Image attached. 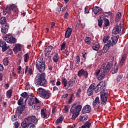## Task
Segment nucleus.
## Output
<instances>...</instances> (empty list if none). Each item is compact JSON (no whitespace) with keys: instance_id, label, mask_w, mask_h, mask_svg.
Wrapping results in <instances>:
<instances>
[{"instance_id":"obj_25","label":"nucleus","mask_w":128,"mask_h":128,"mask_svg":"<svg viewBox=\"0 0 128 128\" xmlns=\"http://www.w3.org/2000/svg\"><path fill=\"white\" fill-rule=\"evenodd\" d=\"M41 118H46L48 116V114H46V110L45 109H42L40 111Z\"/></svg>"},{"instance_id":"obj_48","label":"nucleus","mask_w":128,"mask_h":128,"mask_svg":"<svg viewBox=\"0 0 128 128\" xmlns=\"http://www.w3.org/2000/svg\"><path fill=\"white\" fill-rule=\"evenodd\" d=\"M98 26L100 28H102V20L100 18L98 20Z\"/></svg>"},{"instance_id":"obj_22","label":"nucleus","mask_w":128,"mask_h":128,"mask_svg":"<svg viewBox=\"0 0 128 128\" xmlns=\"http://www.w3.org/2000/svg\"><path fill=\"white\" fill-rule=\"evenodd\" d=\"M72 28L68 27L65 33V35L64 36L66 38H70V36L72 35Z\"/></svg>"},{"instance_id":"obj_28","label":"nucleus","mask_w":128,"mask_h":128,"mask_svg":"<svg viewBox=\"0 0 128 128\" xmlns=\"http://www.w3.org/2000/svg\"><path fill=\"white\" fill-rule=\"evenodd\" d=\"M100 44L98 42L93 44L92 46V49L94 50H98L100 48Z\"/></svg>"},{"instance_id":"obj_26","label":"nucleus","mask_w":128,"mask_h":128,"mask_svg":"<svg viewBox=\"0 0 128 128\" xmlns=\"http://www.w3.org/2000/svg\"><path fill=\"white\" fill-rule=\"evenodd\" d=\"M24 106H18L16 110L17 114H21L24 110Z\"/></svg>"},{"instance_id":"obj_37","label":"nucleus","mask_w":128,"mask_h":128,"mask_svg":"<svg viewBox=\"0 0 128 128\" xmlns=\"http://www.w3.org/2000/svg\"><path fill=\"white\" fill-rule=\"evenodd\" d=\"M62 120H64V118L62 116H60L56 122V124H62Z\"/></svg>"},{"instance_id":"obj_62","label":"nucleus","mask_w":128,"mask_h":128,"mask_svg":"<svg viewBox=\"0 0 128 128\" xmlns=\"http://www.w3.org/2000/svg\"><path fill=\"white\" fill-rule=\"evenodd\" d=\"M70 55V51L68 50L66 52V56L65 57L67 58V56H68Z\"/></svg>"},{"instance_id":"obj_43","label":"nucleus","mask_w":128,"mask_h":128,"mask_svg":"<svg viewBox=\"0 0 128 128\" xmlns=\"http://www.w3.org/2000/svg\"><path fill=\"white\" fill-rule=\"evenodd\" d=\"M6 19L4 17H2L0 19V24H6Z\"/></svg>"},{"instance_id":"obj_11","label":"nucleus","mask_w":128,"mask_h":128,"mask_svg":"<svg viewBox=\"0 0 128 128\" xmlns=\"http://www.w3.org/2000/svg\"><path fill=\"white\" fill-rule=\"evenodd\" d=\"M6 40L7 42H10V44H16V39L12 35L10 34L6 36Z\"/></svg>"},{"instance_id":"obj_30","label":"nucleus","mask_w":128,"mask_h":128,"mask_svg":"<svg viewBox=\"0 0 128 128\" xmlns=\"http://www.w3.org/2000/svg\"><path fill=\"white\" fill-rule=\"evenodd\" d=\"M121 18H122V13H120V12H118V13L116 14V16L115 18L116 22H120V20Z\"/></svg>"},{"instance_id":"obj_10","label":"nucleus","mask_w":128,"mask_h":128,"mask_svg":"<svg viewBox=\"0 0 128 128\" xmlns=\"http://www.w3.org/2000/svg\"><path fill=\"white\" fill-rule=\"evenodd\" d=\"M25 121L28 122H33L34 126V124H38V118H36V116H28L25 118Z\"/></svg>"},{"instance_id":"obj_64","label":"nucleus","mask_w":128,"mask_h":128,"mask_svg":"<svg viewBox=\"0 0 128 128\" xmlns=\"http://www.w3.org/2000/svg\"><path fill=\"white\" fill-rule=\"evenodd\" d=\"M54 26H56V23H54V22H52L51 24V28H53Z\"/></svg>"},{"instance_id":"obj_45","label":"nucleus","mask_w":128,"mask_h":128,"mask_svg":"<svg viewBox=\"0 0 128 128\" xmlns=\"http://www.w3.org/2000/svg\"><path fill=\"white\" fill-rule=\"evenodd\" d=\"M88 118V115L83 116L82 114V116H80V120H86Z\"/></svg>"},{"instance_id":"obj_18","label":"nucleus","mask_w":128,"mask_h":128,"mask_svg":"<svg viewBox=\"0 0 128 128\" xmlns=\"http://www.w3.org/2000/svg\"><path fill=\"white\" fill-rule=\"evenodd\" d=\"M0 47L2 48V52H4L8 48V46H6V41H4L2 40H0Z\"/></svg>"},{"instance_id":"obj_23","label":"nucleus","mask_w":128,"mask_h":128,"mask_svg":"<svg viewBox=\"0 0 128 128\" xmlns=\"http://www.w3.org/2000/svg\"><path fill=\"white\" fill-rule=\"evenodd\" d=\"M20 96V98L24 100V102H26V100H28V92H24L22 93Z\"/></svg>"},{"instance_id":"obj_13","label":"nucleus","mask_w":128,"mask_h":128,"mask_svg":"<svg viewBox=\"0 0 128 128\" xmlns=\"http://www.w3.org/2000/svg\"><path fill=\"white\" fill-rule=\"evenodd\" d=\"M106 86V83L104 82H99L98 85L95 86V92H100L102 88Z\"/></svg>"},{"instance_id":"obj_24","label":"nucleus","mask_w":128,"mask_h":128,"mask_svg":"<svg viewBox=\"0 0 128 128\" xmlns=\"http://www.w3.org/2000/svg\"><path fill=\"white\" fill-rule=\"evenodd\" d=\"M126 54H123L119 64L120 66H122L124 64V62H126Z\"/></svg>"},{"instance_id":"obj_46","label":"nucleus","mask_w":128,"mask_h":128,"mask_svg":"<svg viewBox=\"0 0 128 128\" xmlns=\"http://www.w3.org/2000/svg\"><path fill=\"white\" fill-rule=\"evenodd\" d=\"M66 41H64L62 44L61 45V48L60 50H66Z\"/></svg>"},{"instance_id":"obj_40","label":"nucleus","mask_w":128,"mask_h":128,"mask_svg":"<svg viewBox=\"0 0 128 128\" xmlns=\"http://www.w3.org/2000/svg\"><path fill=\"white\" fill-rule=\"evenodd\" d=\"M118 72V66H114V68L112 70V74H116Z\"/></svg>"},{"instance_id":"obj_51","label":"nucleus","mask_w":128,"mask_h":128,"mask_svg":"<svg viewBox=\"0 0 128 128\" xmlns=\"http://www.w3.org/2000/svg\"><path fill=\"white\" fill-rule=\"evenodd\" d=\"M80 94H82V89L78 88L76 92V96H80Z\"/></svg>"},{"instance_id":"obj_16","label":"nucleus","mask_w":128,"mask_h":128,"mask_svg":"<svg viewBox=\"0 0 128 128\" xmlns=\"http://www.w3.org/2000/svg\"><path fill=\"white\" fill-rule=\"evenodd\" d=\"M92 110V108L89 105H86L83 108V109L82 111V114H88L90 112V110Z\"/></svg>"},{"instance_id":"obj_47","label":"nucleus","mask_w":128,"mask_h":128,"mask_svg":"<svg viewBox=\"0 0 128 128\" xmlns=\"http://www.w3.org/2000/svg\"><path fill=\"white\" fill-rule=\"evenodd\" d=\"M34 104V98L32 97L31 98H30L29 102H28V105L30 106H32V104Z\"/></svg>"},{"instance_id":"obj_49","label":"nucleus","mask_w":128,"mask_h":128,"mask_svg":"<svg viewBox=\"0 0 128 128\" xmlns=\"http://www.w3.org/2000/svg\"><path fill=\"white\" fill-rule=\"evenodd\" d=\"M110 39V36H105L103 38V42L106 44L108 40Z\"/></svg>"},{"instance_id":"obj_32","label":"nucleus","mask_w":128,"mask_h":128,"mask_svg":"<svg viewBox=\"0 0 128 128\" xmlns=\"http://www.w3.org/2000/svg\"><path fill=\"white\" fill-rule=\"evenodd\" d=\"M52 48H54V47L52 46H48L47 48H45L44 52L46 54H50L52 50Z\"/></svg>"},{"instance_id":"obj_9","label":"nucleus","mask_w":128,"mask_h":128,"mask_svg":"<svg viewBox=\"0 0 128 128\" xmlns=\"http://www.w3.org/2000/svg\"><path fill=\"white\" fill-rule=\"evenodd\" d=\"M112 67V62H108L103 64L101 68V70L108 72V70Z\"/></svg>"},{"instance_id":"obj_2","label":"nucleus","mask_w":128,"mask_h":128,"mask_svg":"<svg viewBox=\"0 0 128 128\" xmlns=\"http://www.w3.org/2000/svg\"><path fill=\"white\" fill-rule=\"evenodd\" d=\"M82 106L80 104H74L70 110V114H72V120H76L77 116L80 114V112L82 110Z\"/></svg>"},{"instance_id":"obj_7","label":"nucleus","mask_w":128,"mask_h":128,"mask_svg":"<svg viewBox=\"0 0 128 128\" xmlns=\"http://www.w3.org/2000/svg\"><path fill=\"white\" fill-rule=\"evenodd\" d=\"M106 75V72L102 70H97L96 72L95 76H96L98 80H102L104 78V76Z\"/></svg>"},{"instance_id":"obj_38","label":"nucleus","mask_w":128,"mask_h":128,"mask_svg":"<svg viewBox=\"0 0 128 128\" xmlns=\"http://www.w3.org/2000/svg\"><path fill=\"white\" fill-rule=\"evenodd\" d=\"M100 10V8L96 6L95 8H94L92 12L94 13L95 14H98V12Z\"/></svg>"},{"instance_id":"obj_58","label":"nucleus","mask_w":128,"mask_h":128,"mask_svg":"<svg viewBox=\"0 0 128 128\" xmlns=\"http://www.w3.org/2000/svg\"><path fill=\"white\" fill-rule=\"evenodd\" d=\"M69 110H70V107H68V106H64V110H65V112H68Z\"/></svg>"},{"instance_id":"obj_39","label":"nucleus","mask_w":128,"mask_h":128,"mask_svg":"<svg viewBox=\"0 0 128 128\" xmlns=\"http://www.w3.org/2000/svg\"><path fill=\"white\" fill-rule=\"evenodd\" d=\"M18 106H22V104H26V102H24V99H22V98H20V99L18 100Z\"/></svg>"},{"instance_id":"obj_21","label":"nucleus","mask_w":128,"mask_h":128,"mask_svg":"<svg viewBox=\"0 0 128 128\" xmlns=\"http://www.w3.org/2000/svg\"><path fill=\"white\" fill-rule=\"evenodd\" d=\"M10 10H12L15 14H18V6L14 4H11L10 6Z\"/></svg>"},{"instance_id":"obj_52","label":"nucleus","mask_w":128,"mask_h":128,"mask_svg":"<svg viewBox=\"0 0 128 128\" xmlns=\"http://www.w3.org/2000/svg\"><path fill=\"white\" fill-rule=\"evenodd\" d=\"M122 78V74H119L117 77L116 80L118 82H120V80Z\"/></svg>"},{"instance_id":"obj_44","label":"nucleus","mask_w":128,"mask_h":128,"mask_svg":"<svg viewBox=\"0 0 128 128\" xmlns=\"http://www.w3.org/2000/svg\"><path fill=\"white\" fill-rule=\"evenodd\" d=\"M8 58H6L4 59V64L5 66H8Z\"/></svg>"},{"instance_id":"obj_1","label":"nucleus","mask_w":128,"mask_h":128,"mask_svg":"<svg viewBox=\"0 0 128 128\" xmlns=\"http://www.w3.org/2000/svg\"><path fill=\"white\" fill-rule=\"evenodd\" d=\"M35 84L40 86H44L47 84L46 80V73L42 72L38 74L34 80Z\"/></svg>"},{"instance_id":"obj_8","label":"nucleus","mask_w":128,"mask_h":128,"mask_svg":"<svg viewBox=\"0 0 128 128\" xmlns=\"http://www.w3.org/2000/svg\"><path fill=\"white\" fill-rule=\"evenodd\" d=\"M118 38H120L119 36H114L111 38V40H109L107 42V46L108 48L110 46H114L115 44L118 42Z\"/></svg>"},{"instance_id":"obj_60","label":"nucleus","mask_w":128,"mask_h":128,"mask_svg":"<svg viewBox=\"0 0 128 128\" xmlns=\"http://www.w3.org/2000/svg\"><path fill=\"white\" fill-rule=\"evenodd\" d=\"M4 70V66L2 64H0V72H2Z\"/></svg>"},{"instance_id":"obj_29","label":"nucleus","mask_w":128,"mask_h":128,"mask_svg":"<svg viewBox=\"0 0 128 128\" xmlns=\"http://www.w3.org/2000/svg\"><path fill=\"white\" fill-rule=\"evenodd\" d=\"M60 90H62V86H54L53 87V92H56V93H58L60 92Z\"/></svg>"},{"instance_id":"obj_42","label":"nucleus","mask_w":128,"mask_h":128,"mask_svg":"<svg viewBox=\"0 0 128 128\" xmlns=\"http://www.w3.org/2000/svg\"><path fill=\"white\" fill-rule=\"evenodd\" d=\"M104 26L105 27L110 26V20H108V19L105 18L104 20Z\"/></svg>"},{"instance_id":"obj_50","label":"nucleus","mask_w":128,"mask_h":128,"mask_svg":"<svg viewBox=\"0 0 128 128\" xmlns=\"http://www.w3.org/2000/svg\"><path fill=\"white\" fill-rule=\"evenodd\" d=\"M90 40H92V38H90V37L86 38L85 42L87 44H90Z\"/></svg>"},{"instance_id":"obj_5","label":"nucleus","mask_w":128,"mask_h":128,"mask_svg":"<svg viewBox=\"0 0 128 128\" xmlns=\"http://www.w3.org/2000/svg\"><path fill=\"white\" fill-rule=\"evenodd\" d=\"M37 94L38 96L41 98H46V100H48V98H49L50 96V92L46 90L44 88H40L38 89Z\"/></svg>"},{"instance_id":"obj_56","label":"nucleus","mask_w":128,"mask_h":128,"mask_svg":"<svg viewBox=\"0 0 128 128\" xmlns=\"http://www.w3.org/2000/svg\"><path fill=\"white\" fill-rule=\"evenodd\" d=\"M28 73L30 76H32V68H30L28 70Z\"/></svg>"},{"instance_id":"obj_53","label":"nucleus","mask_w":128,"mask_h":128,"mask_svg":"<svg viewBox=\"0 0 128 128\" xmlns=\"http://www.w3.org/2000/svg\"><path fill=\"white\" fill-rule=\"evenodd\" d=\"M33 97V100H34V104H40V100H38V98L34 96Z\"/></svg>"},{"instance_id":"obj_31","label":"nucleus","mask_w":128,"mask_h":128,"mask_svg":"<svg viewBox=\"0 0 128 128\" xmlns=\"http://www.w3.org/2000/svg\"><path fill=\"white\" fill-rule=\"evenodd\" d=\"M100 98L98 97H96L94 100L92 102V106H96L100 104Z\"/></svg>"},{"instance_id":"obj_19","label":"nucleus","mask_w":128,"mask_h":128,"mask_svg":"<svg viewBox=\"0 0 128 128\" xmlns=\"http://www.w3.org/2000/svg\"><path fill=\"white\" fill-rule=\"evenodd\" d=\"M120 32V26L118 25H116L114 28L112 30V34H118Z\"/></svg>"},{"instance_id":"obj_6","label":"nucleus","mask_w":128,"mask_h":128,"mask_svg":"<svg viewBox=\"0 0 128 128\" xmlns=\"http://www.w3.org/2000/svg\"><path fill=\"white\" fill-rule=\"evenodd\" d=\"M108 93L106 92L104 90H103L100 92V98L102 104L106 106L108 100Z\"/></svg>"},{"instance_id":"obj_61","label":"nucleus","mask_w":128,"mask_h":128,"mask_svg":"<svg viewBox=\"0 0 128 128\" xmlns=\"http://www.w3.org/2000/svg\"><path fill=\"white\" fill-rule=\"evenodd\" d=\"M68 94H65L64 95L62 96V98H68Z\"/></svg>"},{"instance_id":"obj_54","label":"nucleus","mask_w":128,"mask_h":128,"mask_svg":"<svg viewBox=\"0 0 128 128\" xmlns=\"http://www.w3.org/2000/svg\"><path fill=\"white\" fill-rule=\"evenodd\" d=\"M50 84H52V86L56 85V79L51 80H50Z\"/></svg>"},{"instance_id":"obj_15","label":"nucleus","mask_w":128,"mask_h":128,"mask_svg":"<svg viewBox=\"0 0 128 128\" xmlns=\"http://www.w3.org/2000/svg\"><path fill=\"white\" fill-rule=\"evenodd\" d=\"M22 44H16L13 50L14 54H18V52H20L22 50Z\"/></svg>"},{"instance_id":"obj_12","label":"nucleus","mask_w":128,"mask_h":128,"mask_svg":"<svg viewBox=\"0 0 128 128\" xmlns=\"http://www.w3.org/2000/svg\"><path fill=\"white\" fill-rule=\"evenodd\" d=\"M26 122H29L28 121H26L25 119L24 121L22 122L21 126L23 128H36V126L32 123L26 124Z\"/></svg>"},{"instance_id":"obj_20","label":"nucleus","mask_w":128,"mask_h":128,"mask_svg":"<svg viewBox=\"0 0 128 128\" xmlns=\"http://www.w3.org/2000/svg\"><path fill=\"white\" fill-rule=\"evenodd\" d=\"M10 28V25L8 24H5L4 26H2L1 32L2 34H6L8 32V28Z\"/></svg>"},{"instance_id":"obj_35","label":"nucleus","mask_w":128,"mask_h":128,"mask_svg":"<svg viewBox=\"0 0 128 128\" xmlns=\"http://www.w3.org/2000/svg\"><path fill=\"white\" fill-rule=\"evenodd\" d=\"M91 124H92L90 123V121H88L84 123V125L82 126L81 128H90Z\"/></svg>"},{"instance_id":"obj_4","label":"nucleus","mask_w":128,"mask_h":128,"mask_svg":"<svg viewBox=\"0 0 128 128\" xmlns=\"http://www.w3.org/2000/svg\"><path fill=\"white\" fill-rule=\"evenodd\" d=\"M62 82L63 83L64 88H66V90H68V88H72V86H74L76 84V80L72 79L68 82V80H66V78H62Z\"/></svg>"},{"instance_id":"obj_36","label":"nucleus","mask_w":128,"mask_h":128,"mask_svg":"<svg viewBox=\"0 0 128 128\" xmlns=\"http://www.w3.org/2000/svg\"><path fill=\"white\" fill-rule=\"evenodd\" d=\"M23 58L24 62H28V60H30V54H28V53H26L24 54Z\"/></svg>"},{"instance_id":"obj_55","label":"nucleus","mask_w":128,"mask_h":128,"mask_svg":"<svg viewBox=\"0 0 128 128\" xmlns=\"http://www.w3.org/2000/svg\"><path fill=\"white\" fill-rule=\"evenodd\" d=\"M14 126L16 128H18V126H20V123H18V122H16L14 123Z\"/></svg>"},{"instance_id":"obj_27","label":"nucleus","mask_w":128,"mask_h":128,"mask_svg":"<svg viewBox=\"0 0 128 128\" xmlns=\"http://www.w3.org/2000/svg\"><path fill=\"white\" fill-rule=\"evenodd\" d=\"M60 60V56H58V53L55 54L54 56H53L52 57V60L54 62L56 63L58 62V60Z\"/></svg>"},{"instance_id":"obj_34","label":"nucleus","mask_w":128,"mask_h":128,"mask_svg":"<svg viewBox=\"0 0 128 128\" xmlns=\"http://www.w3.org/2000/svg\"><path fill=\"white\" fill-rule=\"evenodd\" d=\"M12 90L10 89L8 90L6 93V96L7 98H12Z\"/></svg>"},{"instance_id":"obj_41","label":"nucleus","mask_w":128,"mask_h":128,"mask_svg":"<svg viewBox=\"0 0 128 128\" xmlns=\"http://www.w3.org/2000/svg\"><path fill=\"white\" fill-rule=\"evenodd\" d=\"M11 120L12 122H16L18 120V115H13L11 117Z\"/></svg>"},{"instance_id":"obj_59","label":"nucleus","mask_w":128,"mask_h":128,"mask_svg":"<svg viewBox=\"0 0 128 128\" xmlns=\"http://www.w3.org/2000/svg\"><path fill=\"white\" fill-rule=\"evenodd\" d=\"M60 84H62V82H60V81H58L56 82V86H60Z\"/></svg>"},{"instance_id":"obj_14","label":"nucleus","mask_w":128,"mask_h":128,"mask_svg":"<svg viewBox=\"0 0 128 128\" xmlns=\"http://www.w3.org/2000/svg\"><path fill=\"white\" fill-rule=\"evenodd\" d=\"M96 84H92L87 90V94L88 96H90L93 94L94 90H96Z\"/></svg>"},{"instance_id":"obj_33","label":"nucleus","mask_w":128,"mask_h":128,"mask_svg":"<svg viewBox=\"0 0 128 128\" xmlns=\"http://www.w3.org/2000/svg\"><path fill=\"white\" fill-rule=\"evenodd\" d=\"M3 14L4 16H6L8 12V14H10V8H8V6H6V7L4 8L3 10Z\"/></svg>"},{"instance_id":"obj_57","label":"nucleus","mask_w":128,"mask_h":128,"mask_svg":"<svg viewBox=\"0 0 128 128\" xmlns=\"http://www.w3.org/2000/svg\"><path fill=\"white\" fill-rule=\"evenodd\" d=\"M76 60L77 64H80V58L79 56H77L76 57Z\"/></svg>"},{"instance_id":"obj_63","label":"nucleus","mask_w":128,"mask_h":128,"mask_svg":"<svg viewBox=\"0 0 128 128\" xmlns=\"http://www.w3.org/2000/svg\"><path fill=\"white\" fill-rule=\"evenodd\" d=\"M68 13L66 12L64 15V18H68Z\"/></svg>"},{"instance_id":"obj_17","label":"nucleus","mask_w":128,"mask_h":128,"mask_svg":"<svg viewBox=\"0 0 128 128\" xmlns=\"http://www.w3.org/2000/svg\"><path fill=\"white\" fill-rule=\"evenodd\" d=\"M78 76H84L86 78H88V71L85 70L84 69L80 70L78 73Z\"/></svg>"},{"instance_id":"obj_3","label":"nucleus","mask_w":128,"mask_h":128,"mask_svg":"<svg viewBox=\"0 0 128 128\" xmlns=\"http://www.w3.org/2000/svg\"><path fill=\"white\" fill-rule=\"evenodd\" d=\"M36 68L39 72H44L46 70V62L42 58H40L36 60Z\"/></svg>"}]
</instances>
